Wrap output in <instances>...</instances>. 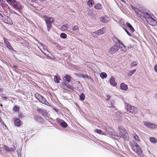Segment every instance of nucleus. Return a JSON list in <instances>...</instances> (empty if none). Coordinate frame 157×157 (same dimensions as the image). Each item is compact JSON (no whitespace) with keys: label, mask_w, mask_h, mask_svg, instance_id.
Segmentation results:
<instances>
[{"label":"nucleus","mask_w":157,"mask_h":157,"mask_svg":"<svg viewBox=\"0 0 157 157\" xmlns=\"http://www.w3.org/2000/svg\"><path fill=\"white\" fill-rule=\"evenodd\" d=\"M143 123L145 126L149 128L151 123L147 121H144Z\"/></svg>","instance_id":"obj_38"},{"label":"nucleus","mask_w":157,"mask_h":157,"mask_svg":"<svg viewBox=\"0 0 157 157\" xmlns=\"http://www.w3.org/2000/svg\"><path fill=\"white\" fill-rule=\"evenodd\" d=\"M112 39L113 41H115L116 40H117L118 43L121 44L122 45V46H125L122 42H121L120 41L117 40L115 37H113L112 38Z\"/></svg>","instance_id":"obj_33"},{"label":"nucleus","mask_w":157,"mask_h":157,"mask_svg":"<svg viewBox=\"0 0 157 157\" xmlns=\"http://www.w3.org/2000/svg\"><path fill=\"white\" fill-rule=\"evenodd\" d=\"M137 65V63L136 61H134L132 62L131 64V66L132 67H135Z\"/></svg>","instance_id":"obj_39"},{"label":"nucleus","mask_w":157,"mask_h":157,"mask_svg":"<svg viewBox=\"0 0 157 157\" xmlns=\"http://www.w3.org/2000/svg\"><path fill=\"white\" fill-rule=\"evenodd\" d=\"M119 130L120 132V135L121 136H118L117 135L116 136L117 138H119L122 137L124 139L128 140V134L127 130L122 126H121L119 128Z\"/></svg>","instance_id":"obj_2"},{"label":"nucleus","mask_w":157,"mask_h":157,"mask_svg":"<svg viewBox=\"0 0 157 157\" xmlns=\"http://www.w3.org/2000/svg\"><path fill=\"white\" fill-rule=\"evenodd\" d=\"M81 75L83 78H85L87 76V75H84L83 74H82V75Z\"/></svg>","instance_id":"obj_49"},{"label":"nucleus","mask_w":157,"mask_h":157,"mask_svg":"<svg viewBox=\"0 0 157 157\" xmlns=\"http://www.w3.org/2000/svg\"><path fill=\"white\" fill-rule=\"evenodd\" d=\"M37 0H31V2H35Z\"/></svg>","instance_id":"obj_50"},{"label":"nucleus","mask_w":157,"mask_h":157,"mask_svg":"<svg viewBox=\"0 0 157 157\" xmlns=\"http://www.w3.org/2000/svg\"><path fill=\"white\" fill-rule=\"evenodd\" d=\"M125 107L127 111H129L131 113L136 114L138 113L136 108L134 106H132L127 103H125Z\"/></svg>","instance_id":"obj_5"},{"label":"nucleus","mask_w":157,"mask_h":157,"mask_svg":"<svg viewBox=\"0 0 157 157\" xmlns=\"http://www.w3.org/2000/svg\"><path fill=\"white\" fill-rule=\"evenodd\" d=\"M154 69L155 72L157 73V65L155 66Z\"/></svg>","instance_id":"obj_48"},{"label":"nucleus","mask_w":157,"mask_h":157,"mask_svg":"<svg viewBox=\"0 0 157 157\" xmlns=\"http://www.w3.org/2000/svg\"><path fill=\"white\" fill-rule=\"evenodd\" d=\"M72 30L74 31H78V28L77 26H74L72 28Z\"/></svg>","instance_id":"obj_40"},{"label":"nucleus","mask_w":157,"mask_h":157,"mask_svg":"<svg viewBox=\"0 0 157 157\" xmlns=\"http://www.w3.org/2000/svg\"><path fill=\"white\" fill-rule=\"evenodd\" d=\"M104 30L103 28L95 32L92 33V35L94 37H97L99 35H101L104 33Z\"/></svg>","instance_id":"obj_8"},{"label":"nucleus","mask_w":157,"mask_h":157,"mask_svg":"<svg viewBox=\"0 0 157 157\" xmlns=\"http://www.w3.org/2000/svg\"><path fill=\"white\" fill-rule=\"evenodd\" d=\"M123 24H124V22H123V23H122V25H123Z\"/></svg>","instance_id":"obj_56"},{"label":"nucleus","mask_w":157,"mask_h":157,"mask_svg":"<svg viewBox=\"0 0 157 157\" xmlns=\"http://www.w3.org/2000/svg\"><path fill=\"white\" fill-rule=\"evenodd\" d=\"M7 2L11 4L14 8L21 12L23 9V6L19 2H16V0H6Z\"/></svg>","instance_id":"obj_1"},{"label":"nucleus","mask_w":157,"mask_h":157,"mask_svg":"<svg viewBox=\"0 0 157 157\" xmlns=\"http://www.w3.org/2000/svg\"><path fill=\"white\" fill-rule=\"evenodd\" d=\"M38 111L39 112L42 114V115H44L46 113V111L44 110V109H41L40 108H39L38 109Z\"/></svg>","instance_id":"obj_26"},{"label":"nucleus","mask_w":157,"mask_h":157,"mask_svg":"<svg viewBox=\"0 0 157 157\" xmlns=\"http://www.w3.org/2000/svg\"><path fill=\"white\" fill-rule=\"evenodd\" d=\"M101 5L100 4L98 3L95 5L94 7L97 10H100L101 8Z\"/></svg>","instance_id":"obj_29"},{"label":"nucleus","mask_w":157,"mask_h":157,"mask_svg":"<svg viewBox=\"0 0 157 157\" xmlns=\"http://www.w3.org/2000/svg\"><path fill=\"white\" fill-rule=\"evenodd\" d=\"M60 125L61 126L64 128L66 127L67 125V123H66L64 121H63L60 123Z\"/></svg>","instance_id":"obj_27"},{"label":"nucleus","mask_w":157,"mask_h":157,"mask_svg":"<svg viewBox=\"0 0 157 157\" xmlns=\"http://www.w3.org/2000/svg\"><path fill=\"white\" fill-rule=\"evenodd\" d=\"M123 29L128 35L131 36H132L131 34H130L127 29L124 28H123Z\"/></svg>","instance_id":"obj_46"},{"label":"nucleus","mask_w":157,"mask_h":157,"mask_svg":"<svg viewBox=\"0 0 157 157\" xmlns=\"http://www.w3.org/2000/svg\"><path fill=\"white\" fill-rule=\"evenodd\" d=\"M157 127V125L154 124L153 123H151L150 125V127H149L150 128L154 129L155 128Z\"/></svg>","instance_id":"obj_36"},{"label":"nucleus","mask_w":157,"mask_h":157,"mask_svg":"<svg viewBox=\"0 0 157 157\" xmlns=\"http://www.w3.org/2000/svg\"><path fill=\"white\" fill-rule=\"evenodd\" d=\"M147 18V22L150 25L152 26H155L157 25V21L153 17L154 16L149 14H145V15Z\"/></svg>","instance_id":"obj_4"},{"label":"nucleus","mask_w":157,"mask_h":157,"mask_svg":"<svg viewBox=\"0 0 157 157\" xmlns=\"http://www.w3.org/2000/svg\"><path fill=\"white\" fill-rule=\"evenodd\" d=\"M127 26L129 28L131 31L132 32H134L135 30L133 28L132 25L130 24V23H127L126 24Z\"/></svg>","instance_id":"obj_21"},{"label":"nucleus","mask_w":157,"mask_h":157,"mask_svg":"<svg viewBox=\"0 0 157 157\" xmlns=\"http://www.w3.org/2000/svg\"><path fill=\"white\" fill-rule=\"evenodd\" d=\"M120 89L124 90H127L128 89L127 86L124 83H122L120 86Z\"/></svg>","instance_id":"obj_17"},{"label":"nucleus","mask_w":157,"mask_h":157,"mask_svg":"<svg viewBox=\"0 0 157 157\" xmlns=\"http://www.w3.org/2000/svg\"><path fill=\"white\" fill-rule=\"evenodd\" d=\"M123 24H124V22H123V23H122V25H123Z\"/></svg>","instance_id":"obj_57"},{"label":"nucleus","mask_w":157,"mask_h":157,"mask_svg":"<svg viewBox=\"0 0 157 157\" xmlns=\"http://www.w3.org/2000/svg\"><path fill=\"white\" fill-rule=\"evenodd\" d=\"M15 125L19 127L20 126L21 121L18 118L16 119L14 121Z\"/></svg>","instance_id":"obj_19"},{"label":"nucleus","mask_w":157,"mask_h":157,"mask_svg":"<svg viewBox=\"0 0 157 157\" xmlns=\"http://www.w3.org/2000/svg\"><path fill=\"white\" fill-rule=\"evenodd\" d=\"M0 119H1V118H0Z\"/></svg>","instance_id":"obj_58"},{"label":"nucleus","mask_w":157,"mask_h":157,"mask_svg":"<svg viewBox=\"0 0 157 157\" xmlns=\"http://www.w3.org/2000/svg\"><path fill=\"white\" fill-rule=\"evenodd\" d=\"M110 97L109 95H107L106 96V99L108 101L110 98Z\"/></svg>","instance_id":"obj_47"},{"label":"nucleus","mask_w":157,"mask_h":157,"mask_svg":"<svg viewBox=\"0 0 157 157\" xmlns=\"http://www.w3.org/2000/svg\"><path fill=\"white\" fill-rule=\"evenodd\" d=\"M133 136L135 139L137 141H139V138L138 136L136 134L134 133L133 134Z\"/></svg>","instance_id":"obj_35"},{"label":"nucleus","mask_w":157,"mask_h":157,"mask_svg":"<svg viewBox=\"0 0 157 157\" xmlns=\"http://www.w3.org/2000/svg\"><path fill=\"white\" fill-rule=\"evenodd\" d=\"M87 5L90 7H91L93 6L94 4V2L93 0H88L87 2Z\"/></svg>","instance_id":"obj_20"},{"label":"nucleus","mask_w":157,"mask_h":157,"mask_svg":"<svg viewBox=\"0 0 157 157\" xmlns=\"http://www.w3.org/2000/svg\"><path fill=\"white\" fill-rule=\"evenodd\" d=\"M36 117H38V118H39V117H39V116H35V117H34V118H36Z\"/></svg>","instance_id":"obj_52"},{"label":"nucleus","mask_w":157,"mask_h":157,"mask_svg":"<svg viewBox=\"0 0 157 157\" xmlns=\"http://www.w3.org/2000/svg\"><path fill=\"white\" fill-rule=\"evenodd\" d=\"M149 140L153 144H155L157 142V139L153 137H150Z\"/></svg>","instance_id":"obj_22"},{"label":"nucleus","mask_w":157,"mask_h":157,"mask_svg":"<svg viewBox=\"0 0 157 157\" xmlns=\"http://www.w3.org/2000/svg\"><path fill=\"white\" fill-rule=\"evenodd\" d=\"M61 87L63 89L66 90L68 86L64 83H63L61 85Z\"/></svg>","instance_id":"obj_31"},{"label":"nucleus","mask_w":157,"mask_h":157,"mask_svg":"<svg viewBox=\"0 0 157 157\" xmlns=\"http://www.w3.org/2000/svg\"><path fill=\"white\" fill-rule=\"evenodd\" d=\"M66 90L70 91H71L73 90V88L71 87V86H68Z\"/></svg>","instance_id":"obj_43"},{"label":"nucleus","mask_w":157,"mask_h":157,"mask_svg":"<svg viewBox=\"0 0 157 157\" xmlns=\"http://www.w3.org/2000/svg\"><path fill=\"white\" fill-rule=\"evenodd\" d=\"M94 132L100 134H104V132L100 130L96 129L95 130Z\"/></svg>","instance_id":"obj_37"},{"label":"nucleus","mask_w":157,"mask_h":157,"mask_svg":"<svg viewBox=\"0 0 157 157\" xmlns=\"http://www.w3.org/2000/svg\"><path fill=\"white\" fill-rule=\"evenodd\" d=\"M119 50V47L116 43L115 44L112 46L109 50V52L111 54H114L116 52Z\"/></svg>","instance_id":"obj_7"},{"label":"nucleus","mask_w":157,"mask_h":157,"mask_svg":"<svg viewBox=\"0 0 157 157\" xmlns=\"http://www.w3.org/2000/svg\"><path fill=\"white\" fill-rule=\"evenodd\" d=\"M109 18L106 16L100 18V21L102 22L107 23L109 22Z\"/></svg>","instance_id":"obj_15"},{"label":"nucleus","mask_w":157,"mask_h":157,"mask_svg":"<svg viewBox=\"0 0 157 157\" xmlns=\"http://www.w3.org/2000/svg\"><path fill=\"white\" fill-rule=\"evenodd\" d=\"M80 100L82 101L84 100L85 99V96L83 93H82L79 96Z\"/></svg>","instance_id":"obj_32"},{"label":"nucleus","mask_w":157,"mask_h":157,"mask_svg":"<svg viewBox=\"0 0 157 157\" xmlns=\"http://www.w3.org/2000/svg\"><path fill=\"white\" fill-rule=\"evenodd\" d=\"M121 50L123 51L124 52H125L126 51V47L125 46H121L120 47Z\"/></svg>","instance_id":"obj_42"},{"label":"nucleus","mask_w":157,"mask_h":157,"mask_svg":"<svg viewBox=\"0 0 157 157\" xmlns=\"http://www.w3.org/2000/svg\"><path fill=\"white\" fill-rule=\"evenodd\" d=\"M35 96L39 102L45 105H48V102L43 96L38 93L36 94Z\"/></svg>","instance_id":"obj_6"},{"label":"nucleus","mask_w":157,"mask_h":157,"mask_svg":"<svg viewBox=\"0 0 157 157\" xmlns=\"http://www.w3.org/2000/svg\"><path fill=\"white\" fill-rule=\"evenodd\" d=\"M63 80L65 82L68 83H71V84L73 82V79L70 76L67 75H65L63 78Z\"/></svg>","instance_id":"obj_11"},{"label":"nucleus","mask_w":157,"mask_h":157,"mask_svg":"<svg viewBox=\"0 0 157 157\" xmlns=\"http://www.w3.org/2000/svg\"><path fill=\"white\" fill-rule=\"evenodd\" d=\"M156 98H157V94H156Z\"/></svg>","instance_id":"obj_54"},{"label":"nucleus","mask_w":157,"mask_h":157,"mask_svg":"<svg viewBox=\"0 0 157 157\" xmlns=\"http://www.w3.org/2000/svg\"><path fill=\"white\" fill-rule=\"evenodd\" d=\"M146 13H144L143 14H140L139 16L140 17V18L143 20H145L147 21V18L145 16V14Z\"/></svg>","instance_id":"obj_24"},{"label":"nucleus","mask_w":157,"mask_h":157,"mask_svg":"<svg viewBox=\"0 0 157 157\" xmlns=\"http://www.w3.org/2000/svg\"><path fill=\"white\" fill-rule=\"evenodd\" d=\"M78 86H79V87H77L76 89L80 92H82L83 91V88L81 86L80 83L79 81L78 82Z\"/></svg>","instance_id":"obj_25"},{"label":"nucleus","mask_w":157,"mask_h":157,"mask_svg":"<svg viewBox=\"0 0 157 157\" xmlns=\"http://www.w3.org/2000/svg\"><path fill=\"white\" fill-rule=\"evenodd\" d=\"M131 146L133 150L137 154L140 156H142V151L137 143L135 141H133L131 143Z\"/></svg>","instance_id":"obj_3"},{"label":"nucleus","mask_w":157,"mask_h":157,"mask_svg":"<svg viewBox=\"0 0 157 157\" xmlns=\"http://www.w3.org/2000/svg\"><path fill=\"white\" fill-rule=\"evenodd\" d=\"M69 27V25L68 24H65L61 26L60 29L62 31H64L66 30Z\"/></svg>","instance_id":"obj_18"},{"label":"nucleus","mask_w":157,"mask_h":157,"mask_svg":"<svg viewBox=\"0 0 157 157\" xmlns=\"http://www.w3.org/2000/svg\"><path fill=\"white\" fill-rule=\"evenodd\" d=\"M38 44H39V48L44 55H46V54L43 51V50L45 51V49H46V46L41 43H39Z\"/></svg>","instance_id":"obj_14"},{"label":"nucleus","mask_w":157,"mask_h":157,"mask_svg":"<svg viewBox=\"0 0 157 157\" xmlns=\"http://www.w3.org/2000/svg\"><path fill=\"white\" fill-rule=\"evenodd\" d=\"M13 109L16 111H18L19 109V108L17 106H15L14 107Z\"/></svg>","instance_id":"obj_45"},{"label":"nucleus","mask_w":157,"mask_h":157,"mask_svg":"<svg viewBox=\"0 0 157 157\" xmlns=\"http://www.w3.org/2000/svg\"><path fill=\"white\" fill-rule=\"evenodd\" d=\"M3 148L6 151L11 153L14 152L16 150V148L14 147H9L5 145L3 146Z\"/></svg>","instance_id":"obj_12"},{"label":"nucleus","mask_w":157,"mask_h":157,"mask_svg":"<svg viewBox=\"0 0 157 157\" xmlns=\"http://www.w3.org/2000/svg\"><path fill=\"white\" fill-rule=\"evenodd\" d=\"M3 40L6 46V48L10 50V52L14 51V50L12 46L10 44L9 42L8 39L4 38Z\"/></svg>","instance_id":"obj_9"},{"label":"nucleus","mask_w":157,"mask_h":157,"mask_svg":"<svg viewBox=\"0 0 157 157\" xmlns=\"http://www.w3.org/2000/svg\"><path fill=\"white\" fill-rule=\"evenodd\" d=\"M13 13H14L15 14H17V13L16 12H14Z\"/></svg>","instance_id":"obj_53"},{"label":"nucleus","mask_w":157,"mask_h":157,"mask_svg":"<svg viewBox=\"0 0 157 157\" xmlns=\"http://www.w3.org/2000/svg\"><path fill=\"white\" fill-rule=\"evenodd\" d=\"M109 82L111 85L113 86H115L117 85V83L115 81V79L112 76L111 77Z\"/></svg>","instance_id":"obj_13"},{"label":"nucleus","mask_w":157,"mask_h":157,"mask_svg":"<svg viewBox=\"0 0 157 157\" xmlns=\"http://www.w3.org/2000/svg\"><path fill=\"white\" fill-rule=\"evenodd\" d=\"M5 2L3 0H0V6H2V7H4L6 9L10 10V7L8 5L5 4Z\"/></svg>","instance_id":"obj_16"},{"label":"nucleus","mask_w":157,"mask_h":157,"mask_svg":"<svg viewBox=\"0 0 157 157\" xmlns=\"http://www.w3.org/2000/svg\"><path fill=\"white\" fill-rule=\"evenodd\" d=\"M131 48V47L130 46V47H128V49H130V48Z\"/></svg>","instance_id":"obj_51"},{"label":"nucleus","mask_w":157,"mask_h":157,"mask_svg":"<svg viewBox=\"0 0 157 157\" xmlns=\"http://www.w3.org/2000/svg\"><path fill=\"white\" fill-rule=\"evenodd\" d=\"M106 125V124L105 123H104L103 124L102 128L103 129H104V130H105L106 131V128H107Z\"/></svg>","instance_id":"obj_44"},{"label":"nucleus","mask_w":157,"mask_h":157,"mask_svg":"<svg viewBox=\"0 0 157 157\" xmlns=\"http://www.w3.org/2000/svg\"><path fill=\"white\" fill-rule=\"evenodd\" d=\"M123 24H124V22H123V23H122V25H123Z\"/></svg>","instance_id":"obj_55"},{"label":"nucleus","mask_w":157,"mask_h":157,"mask_svg":"<svg viewBox=\"0 0 157 157\" xmlns=\"http://www.w3.org/2000/svg\"><path fill=\"white\" fill-rule=\"evenodd\" d=\"M136 71V69H134L132 71H129L128 72V74L129 76H132L133 74L135 73Z\"/></svg>","instance_id":"obj_34"},{"label":"nucleus","mask_w":157,"mask_h":157,"mask_svg":"<svg viewBox=\"0 0 157 157\" xmlns=\"http://www.w3.org/2000/svg\"><path fill=\"white\" fill-rule=\"evenodd\" d=\"M60 37L63 38L65 39L67 38V35L64 33H62L60 34Z\"/></svg>","instance_id":"obj_41"},{"label":"nucleus","mask_w":157,"mask_h":157,"mask_svg":"<svg viewBox=\"0 0 157 157\" xmlns=\"http://www.w3.org/2000/svg\"><path fill=\"white\" fill-rule=\"evenodd\" d=\"M43 18L45 21V23L47 22L48 23H50L51 24L55 20L54 18L52 17H48L47 15H44L43 16Z\"/></svg>","instance_id":"obj_10"},{"label":"nucleus","mask_w":157,"mask_h":157,"mask_svg":"<svg viewBox=\"0 0 157 157\" xmlns=\"http://www.w3.org/2000/svg\"><path fill=\"white\" fill-rule=\"evenodd\" d=\"M100 77L104 79L107 77V75L105 72H102L100 74Z\"/></svg>","instance_id":"obj_28"},{"label":"nucleus","mask_w":157,"mask_h":157,"mask_svg":"<svg viewBox=\"0 0 157 157\" xmlns=\"http://www.w3.org/2000/svg\"><path fill=\"white\" fill-rule=\"evenodd\" d=\"M45 23L47 26V30L49 31L50 30L52 26L51 24H50V23H48L47 22Z\"/></svg>","instance_id":"obj_30"},{"label":"nucleus","mask_w":157,"mask_h":157,"mask_svg":"<svg viewBox=\"0 0 157 157\" xmlns=\"http://www.w3.org/2000/svg\"><path fill=\"white\" fill-rule=\"evenodd\" d=\"M54 80L55 82L59 83V81L61 80L59 76H55L54 78Z\"/></svg>","instance_id":"obj_23"}]
</instances>
